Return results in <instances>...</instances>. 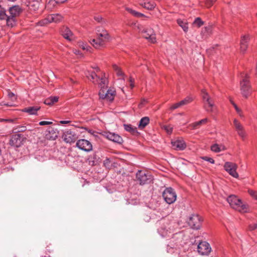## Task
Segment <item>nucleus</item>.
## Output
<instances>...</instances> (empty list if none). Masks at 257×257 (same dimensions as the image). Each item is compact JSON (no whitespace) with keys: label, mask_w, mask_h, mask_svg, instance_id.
Instances as JSON below:
<instances>
[{"label":"nucleus","mask_w":257,"mask_h":257,"mask_svg":"<svg viewBox=\"0 0 257 257\" xmlns=\"http://www.w3.org/2000/svg\"><path fill=\"white\" fill-rule=\"evenodd\" d=\"M96 39H92L90 40L91 45L96 49L103 47L106 42L108 41L110 38L107 31L100 27L96 28Z\"/></svg>","instance_id":"f257e3e1"},{"label":"nucleus","mask_w":257,"mask_h":257,"mask_svg":"<svg viewBox=\"0 0 257 257\" xmlns=\"http://www.w3.org/2000/svg\"><path fill=\"white\" fill-rule=\"evenodd\" d=\"M230 206L239 212L244 213L247 211V206L242 203L241 200L234 195H230L227 198Z\"/></svg>","instance_id":"f03ea898"},{"label":"nucleus","mask_w":257,"mask_h":257,"mask_svg":"<svg viewBox=\"0 0 257 257\" xmlns=\"http://www.w3.org/2000/svg\"><path fill=\"white\" fill-rule=\"evenodd\" d=\"M240 91L243 97L247 98L251 94L252 89L249 81V77L245 74L242 76V79L240 82Z\"/></svg>","instance_id":"7ed1b4c3"},{"label":"nucleus","mask_w":257,"mask_h":257,"mask_svg":"<svg viewBox=\"0 0 257 257\" xmlns=\"http://www.w3.org/2000/svg\"><path fill=\"white\" fill-rule=\"evenodd\" d=\"M159 224L158 232L162 237L169 236L173 232V226L168 221L163 220Z\"/></svg>","instance_id":"20e7f679"},{"label":"nucleus","mask_w":257,"mask_h":257,"mask_svg":"<svg viewBox=\"0 0 257 257\" xmlns=\"http://www.w3.org/2000/svg\"><path fill=\"white\" fill-rule=\"evenodd\" d=\"M136 178L141 185L150 184L153 180V177L150 173L142 170L137 172Z\"/></svg>","instance_id":"39448f33"},{"label":"nucleus","mask_w":257,"mask_h":257,"mask_svg":"<svg viewBox=\"0 0 257 257\" xmlns=\"http://www.w3.org/2000/svg\"><path fill=\"white\" fill-rule=\"evenodd\" d=\"M162 196L165 201L169 204L174 203L177 199V194L171 187L166 188L163 192Z\"/></svg>","instance_id":"423d86ee"},{"label":"nucleus","mask_w":257,"mask_h":257,"mask_svg":"<svg viewBox=\"0 0 257 257\" xmlns=\"http://www.w3.org/2000/svg\"><path fill=\"white\" fill-rule=\"evenodd\" d=\"M203 219L201 216L198 214H192L189 218L188 221L189 225L193 229H199L200 228Z\"/></svg>","instance_id":"0eeeda50"},{"label":"nucleus","mask_w":257,"mask_h":257,"mask_svg":"<svg viewBox=\"0 0 257 257\" xmlns=\"http://www.w3.org/2000/svg\"><path fill=\"white\" fill-rule=\"evenodd\" d=\"M202 96L204 101L205 103V108L207 111L212 112L214 106V102L209 97L208 93L205 90H202Z\"/></svg>","instance_id":"6e6552de"},{"label":"nucleus","mask_w":257,"mask_h":257,"mask_svg":"<svg viewBox=\"0 0 257 257\" xmlns=\"http://www.w3.org/2000/svg\"><path fill=\"white\" fill-rule=\"evenodd\" d=\"M233 124L238 135L242 140H244L245 138L246 135L243 125L236 118L233 119Z\"/></svg>","instance_id":"1a4fd4ad"},{"label":"nucleus","mask_w":257,"mask_h":257,"mask_svg":"<svg viewBox=\"0 0 257 257\" xmlns=\"http://www.w3.org/2000/svg\"><path fill=\"white\" fill-rule=\"evenodd\" d=\"M76 146L79 149L87 152H89L92 150V145L91 143L85 139H80L78 140Z\"/></svg>","instance_id":"9d476101"},{"label":"nucleus","mask_w":257,"mask_h":257,"mask_svg":"<svg viewBox=\"0 0 257 257\" xmlns=\"http://www.w3.org/2000/svg\"><path fill=\"white\" fill-rule=\"evenodd\" d=\"M77 138L78 137L76 134L71 130L65 131L62 135V138L64 141L69 144L74 143L77 139Z\"/></svg>","instance_id":"9b49d317"},{"label":"nucleus","mask_w":257,"mask_h":257,"mask_svg":"<svg viewBox=\"0 0 257 257\" xmlns=\"http://www.w3.org/2000/svg\"><path fill=\"white\" fill-rule=\"evenodd\" d=\"M197 250L201 255H208L211 251V248L206 241H201L198 245Z\"/></svg>","instance_id":"f8f14e48"},{"label":"nucleus","mask_w":257,"mask_h":257,"mask_svg":"<svg viewBox=\"0 0 257 257\" xmlns=\"http://www.w3.org/2000/svg\"><path fill=\"white\" fill-rule=\"evenodd\" d=\"M225 170L234 178H238V174L236 172L237 165L236 164L227 162L224 165Z\"/></svg>","instance_id":"ddd939ff"},{"label":"nucleus","mask_w":257,"mask_h":257,"mask_svg":"<svg viewBox=\"0 0 257 257\" xmlns=\"http://www.w3.org/2000/svg\"><path fill=\"white\" fill-rule=\"evenodd\" d=\"M142 36L152 43L156 42V34L152 28H148L142 31Z\"/></svg>","instance_id":"4468645a"},{"label":"nucleus","mask_w":257,"mask_h":257,"mask_svg":"<svg viewBox=\"0 0 257 257\" xmlns=\"http://www.w3.org/2000/svg\"><path fill=\"white\" fill-rule=\"evenodd\" d=\"M11 146L15 148H19L23 145L22 135L17 134L12 135L9 141Z\"/></svg>","instance_id":"2eb2a0df"},{"label":"nucleus","mask_w":257,"mask_h":257,"mask_svg":"<svg viewBox=\"0 0 257 257\" xmlns=\"http://www.w3.org/2000/svg\"><path fill=\"white\" fill-rule=\"evenodd\" d=\"M63 19V17L59 14H54L49 15L44 20L46 23H59L61 22Z\"/></svg>","instance_id":"dca6fc26"},{"label":"nucleus","mask_w":257,"mask_h":257,"mask_svg":"<svg viewBox=\"0 0 257 257\" xmlns=\"http://www.w3.org/2000/svg\"><path fill=\"white\" fill-rule=\"evenodd\" d=\"M249 40L250 36L249 35H245L241 37L240 43V48L241 52L244 53L246 51Z\"/></svg>","instance_id":"f3484780"},{"label":"nucleus","mask_w":257,"mask_h":257,"mask_svg":"<svg viewBox=\"0 0 257 257\" xmlns=\"http://www.w3.org/2000/svg\"><path fill=\"white\" fill-rule=\"evenodd\" d=\"M58 135V131L57 130L52 127H48L46 133V138L50 140H55L57 138Z\"/></svg>","instance_id":"a211bd4d"},{"label":"nucleus","mask_w":257,"mask_h":257,"mask_svg":"<svg viewBox=\"0 0 257 257\" xmlns=\"http://www.w3.org/2000/svg\"><path fill=\"white\" fill-rule=\"evenodd\" d=\"M105 137L107 139L114 143L121 144L123 142L122 138L119 135L113 133H106Z\"/></svg>","instance_id":"6ab92c4d"},{"label":"nucleus","mask_w":257,"mask_h":257,"mask_svg":"<svg viewBox=\"0 0 257 257\" xmlns=\"http://www.w3.org/2000/svg\"><path fill=\"white\" fill-rule=\"evenodd\" d=\"M172 145L174 149L176 150L182 151L186 147V145L184 141L182 140H178L172 142Z\"/></svg>","instance_id":"aec40b11"},{"label":"nucleus","mask_w":257,"mask_h":257,"mask_svg":"<svg viewBox=\"0 0 257 257\" xmlns=\"http://www.w3.org/2000/svg\"><path fill=\"white\" fill-rule=\"evenodd\" d=\"M62 35L66 40L71 41L74 38V35L71 31L67 27H63L62 29Z\"/></svg>","instance_id":"412c9836"},{"label":"nucleus","mask_w":257,"mask_h":257,"mask_svg":"<svg viewBox=\"0 0 257 257\" xmlns=\"http://www.w3.org/2000/svg\"><path fill=\"white\" fill-rule=\"evenodd\" d=\"M22 12L21 8L18 6H15L9 9L10 16L13 17H17Z\"/></svg>","instance_id":"4be33fe9"},{"label":"nucleus","mask_w":257,"mask_h":257,"mask_svg":"<svg viewBox=\"0 0 257 257\" xmlns=\"http://www.w3.org/2000/svg\"><path fill=\"white\" fill-rule=\"evenodd\" d=\"M208 121V118H205L198 121H196L194 123H192L190 124L189 126H191L193 130H195L199 128L201 125L206 124Z\"/></svg>","instance_id":"5701e85b"},{"label":"nucleus","mask_w":257,"mask_h":257,"mask_svg":"<svg viewBox=\"0 0 257 257\" xmlns=\"http://www.w3.org/2000/svg\"><path fill=\"white\" fill-rule=\"evenodd\" d=\"M40 109V107L37 106H30L25 108L23 111L27 112L31 115H35L37 113V111Z\"/></svg>","instance_id":"b1692460"},{"label":"nucleus","mask_w":257,"mask_h":257,"mask_svg":"<svg viewBox=\"0 0 257 257\" xmlns=\"http://www.w3.org/2000/svg\"><path fill=\"white\" fill-rule=\"evenodd\" d=\"M177 23L178 25L182 28L185 32H187L188 30V26L187 20L185 19H178L177 20Z\"/></svg>","instance_id":"393cba45"},{"label":"nucleus","mask_w":257,"mask_h":257,"mask_svg":"<svg viewBox=\"0 0 257 257\" xmlns=\"http://www.w3.org/2000/svg\"><path fill=\"white\" fill-rule=\"evenodd\" d=\"M86 77L94 83L98 81V79H99V77L94 72L88 71L86 73Z\"/></svg>","instance_id":"a878e982"},{"label":"nucleus","mask_w":257,"mask_h":257,"mask_svg":"<svg viewBox=\"0 0 257 257\" xmlns=\"http://www.w3.org/2000/svg\"><path fill=\"white\" fill-rule=\"evenodd\" d=\"M150 122V118L148 116H145L142 117L139 124V127L140 129H143L145 128Z\"/></svg>","instance_id":"bb28decb"},{"label":"nucleus","mask_w":257,"mask_h":257,"mask_svg":"<svg viewBox=\"0 0 257 257\" xmlns=\"http://www.w3.org/2000/svg\"><path fill=\"white\" fill-rule=\"evenodd\" d=\"M59 97L56 96H50L46 98L44 101V103L48 105H52L58 101Z\"/></svg>","instance_id":"cd10ccee"},{"label":"nucleus","mask_w":257,"mask_h":257,"mask_svg":"<svg viewBox=\"0 0 257 257\" xmlns=\"http://www.w3.org/2000/svg\"><path fill=\"white\" fill-rule=\"evenodd\" d=\"M107 79L104 75L101 78L99 77V79H98V81L96 82L95 83H98L100 88H104L107 87Z\"/></svg>","instance_id":"c85d7f7f"},{"label":"nucleus","mask_w":257,"mask_h":257,"mask_svg":"<svg viewBox=\"0 0 257 257\" xmlns=\"http://www.w3.org/2000/svg\"><path fill=\"white\" fill-rule=\"evenodd\" d=\"M142 6L147 10H152L155 8L156 4L154 2H144Z\"/></svg>","instance_id":"c756f323"},{"label":"nucleus","mask_w":257,"mask_h":257,"mask_svg":"<svg viewBox=\"0 0 257 257\" xmlns=\"http://www.w3.org/2000/svg\"><path fill=\"white\" fill-rule=\"evenodd\" d=\"M6 24L8 27H13L16 25V18L9 16L8 19H6Z\"/></svg>","instance_id":"7c9ffc66"},{"label":"nucleus","mask_w":257,"mask_h":257,"mask_svg":"<svg viewBox=\"0 0 257 257\" xmlns=\"http://www.w3.org/2000/svg\"><path fill=\"white\" fill-rule=\"evenodd\" d=\"M211 150L212 151L214 152L218 153L221 152V151L224 150L225 148L223 146H219V145L215 144L211 146Z\"/></svg>","instance_id":"2f4dec72"},{"label":"nucleus","mask_w":257,"mask_h":257,"mask_svg":"<svg viewBox=\"0 0 257 257\" xmlns=\"http://www.w3.org/2000/svg\"><path fill=\"white\" fill-rule=\"evenodd\" d=\"M106 97L104 99L108 101H111L114 99V92L110 89H108L105 94Z\"/></svg>","instance_id":"473e14b6"},{"label":"nucleus","mask_w":257,"mask_h":257,"mask_svg":"<svg viewBox=\"0 0 257 257\" xmlns=\"http://www.w3.org/2000/svg\"><path fill=\"white\" fill-rule=\"evenodd\" d=\"M113 70L115 71L116 74L117 76H123L124 75L123 73L121 71V69L116 64L112 65Z\"/></svg>","instance_id":"72a5a7b5"},{"label":"nucleus","mask_w":257,"mask_h":257,"mask_svg":"<svg viewBox=\"0 0 257 257\" xmlns=\"http://www.w3.org/2000/svg\"><path fill=\"white\" fill-rule=\"evenodd\" d=\"M124 130L131 133H135L137 132L136 128H134L131 124H124Z\"/></svg>","instance_id":"f704fd0d"},{"label":"nucleus","mask_w":257,"mask_h":257,"mask_svg":"<svg viewBox=\"0 0 257 257\" xmlns=\"http://www.w3.org/2000/svg\"><path fill=\"white\" fill-rule=\"evenodd\" d=\"M107 87L104 88H100V90L99 92V95L100 98L102 99H104L105 97H106L105 94L106 93Z\"/></svg>","instance_id":"c9c22d12"},{"label":"nucleus","mask_w":257,"mask_h":257,"mask_svg":"<svg viewBox=\"0 0 257 257\" xmlns=\"http://www.w3.org/2000/svg\"><path fill=\"white\" fill-rule=\"evenodd\" d=\"M192 100H193V99L192 97H191L190 96H187L185 98H184L183 100L180 101V103L181 106H182V105H186V104L190 103Z\"/></svg>","instance_id":"e433bc0d"},{"label":"nucleus","mask_w":257,"mask_h":257,"mask_svg":"<svg viewBox=\"0 0 257 257\" xmlns=\"http://www.w3.org/2000/svg\"><path fill=\"white\" fill-rule=\"evenodd\" d=\"M193 24L196 25L198 27H200L203 25L204 22L199 17H198L194 21Z\"/></svg>","instance_id":"4c0bfd02"},{"label":"nucleus","mask_w":257,"mask_h":257,"mask_svg":"<svg viewBox=\"0 0 257 257\" xmlns=\"http://www.w3.org/2000/svg\"><path fill=\"white\" fill-rule=\"evenodd\" d=\"M9 16H8L6 14V11L5 10H0V20H6L8 19V17Z\"/></svg>","instance_id":"58836bf2"},{"label":"nucleus","mask_w":257,"mask_h":257,"mask_svg":"<svg viewBox=\"0 0 257 257\" xmlns=\"http://www.w3.org/2000/svg\"><path fill=\"white\" fill-rule=\"evenodd\" d=\"M216 1L217 0H206L205 1V5L206 7L207 8H210Z\"/></svg>","instance_id":"ea45409f"},{"label":"nucleus","mask_w":257,"mask_h":257,"mask_svg":"<svg viewBox=\"0 0 257 257\" xmlns=\"http://www.w3.org/2000/svg\"><path fill=\"white\" fill-rule=\"evenodd\" d=\"M15 130H17V132H24L27 130V127L25 125H19L17 126Z\"/></svg>","instance_id":"a19ab883"},{"label":"nucleus","mask_w":257,"mask_h":257,"mask_svg":"<svg viewBox=\"0 0 257 257\" xmlns=\"http://www.w3.org/2000/svg\"><path fill=\"white\" fill-rule=\"evenodd\" d=\"M248 192L252 198L257 200V191L253 190H248Z\"/></svg>","instance_id":"79ce46f5"},{"label":"nucleus","mask_w":257,"mask_h":257,"mask_svg":"<svg viewBox=\"0 0 257 257\" xmlns=\"http://www.w3.org/2000/svg\"><path fill=\"white\" fill-rule=\"evenodd\" d=\"M248 192L252 198L257 200V191L253 190H248Z\"/></svg>","instance_id":"37998d69"},{"label":"nucleus","mask_w":257,"mask_h":257,"mask_svg":"<svg viewBox=\"0 0 257 257\" xmlns=\"http://www.w3.org/2000/svg\"><path fill=\"white\" fill-rule=\"evenodd\" d=\"M79 46L83 49L88 51L89 47L87 44H84L83 42H79Z\"/></svg>","instance_id":"c03bdc74"},{"label":"nucleus","mask_w":257,"mask_h":257,"mask_svg":"<svg viewBox=\"0 0 257 257\" xmlns=\"http://www.w3.org/2000/svg\"><path fill=\"white\" fill-rule=\"evenodd\" d=\"M164 128L169 134H171L173 131V127L170 125H165Z\"/></svg>","instance_id":"a18cd8bd"},{"label":"nucleus","mask_w":257,"mask_h":257,"mask_svg":"<svg viewBox=\"0 0 257 257\" xmlns=\"http://www.w3.org/2000/svg\"><path fill=\"white\" fill-rule=\"evenodd\" d=\"M202 159L205 161H206L211 163V164L214 163V160L212 158L205 156V157H203L202 158Z\"/></svg>","instance_id":"49530a36"},{"label":"nucleus","mask_w":257,"mask_h":257,"mask_svg":"<svg viewBox=\"0 0 257 257\" xmlns=\"http://www.w3.org/2000/svg\"><path fill=\"white\" fill-rule=\"evenodd\" d=\"M257 228V222L253 223L249 225V229L250 230H253Z\"/></svg>","instance_id":"de8ad7c7"},{"label":"nucleus","mask_w":257,"mask_h":257,"mask_svg":"<svg viewBox=\"0 0 257 257\" xmlns=\"http://www.w3.org/2000/svg\"><path fill=\"white\" fill-rule=\"evenodd\" d=\"M181 106V105L180 102H179L175 103L173 105H172L170 107V109L174 110V109H175Z\"/></svg>","instance_id":"09e8293b"},{"label":"nucleus","mask_w":257,"mask_h":257,"mask_svg":"<svg viewBox=\"0 0 257 257\" xmlns=\"http://www.w3.org/2000/svg\"><path fill=\"white\" fill-rule=\"evenodd\" d=\"M52 124V121H40L39 123V124L40 125H49Z\"/></svg>","instance_id":"8fccbe9b"},{"label":"nucleus","mask_w":257,"mask_h":257,"mask_svg":"<svg viewBox=\"0 0 257 257\" xmlns=\"http://www.w3.org/2000/svg\"><path fill=\"white\" fill-rule=\"evenodd\" d=\"M231 103L233 105V106H234L235 109L236 110V111H237V112L240 115V113L241 112V110L237 107L236 104L235 103H234L233 102H231Z\"/></svg>","instance_id":"3c124183"},{"label":"nucleus","mask_w":257,"mask_h":257,"mask_svg":"<svg viewBox=\"0 0 257 257\" xmlns=\"http://www.w3.org/2000/svg\"><path fill=\"white\" fill-rule=\"evenodd\" d=\"M126 11L128 13L131 14L132 15H133L134 16H135V14H136L137 11H136L135 10H133L132 9H131V8H126Z\"/></svg>","instance_id":"603ef678"},{"label":"nucleus","mask_w":257,"mask_h":257,"mask_svg":"<svg viewBox=\"0 0 257 257\" xmlns=\"http://www.w3.org/2000/svg\"><path fill=\"white\" fill-rule=\"evenodd\" d=\"M135 17L137 18L145 17V15L138 12H136Z\"/></svg>","instance_id":"864d4df0"},{"label":"nucleus","mask_w":257,"mask_h":257,"mask_svg":"<svg viewBox=\"0 0 257 257\" xmlns=\"http://www.w3.org/2000/svg\"><path fill=\"white\" fill-rule=\"evenodd\" d=\"M130 86L131 88H133L134 87V79L132 77L130 78Z\"/></svg>","instance_id":"5fc2aeb1"},{"label":"nucleus","mask_w":257,"mask_h":257,"mask_svg":"<svg viewBox=\"0 0 257 257\" xmlns=\"http://www.w3.org/2000/svg\"><path fill=\"white\" fill-rule=\"evenodd\" d=\"M36 5H38V3H37V2L34 3V4L30 3V4L28 5L29 9L32 10V7H33V6H34V7H35V5H36Z\"/></svg>","instance_id":"6e6d98bb"},{"label":"nucleus","mask_w":257,"mask_h":257,"mask_svg":"<svg viewBox=\"0 0 257 257\" xmlns=\"http://www.w3.org/2000/svg\"><path fill=\"white\" fill-rule=\"evenodd\" d=\"M94 19L98 22H100L102 20V17L100 16H96L94 17Z\"/></svg>","instance_id":"4d7b16f0"},{"label":"nucleus","mask_w":257,"mask_h":257,"mask_svg":"<svg viewBox=\"0 0 257 257\" xmlns=\"http://www.w3.org/2000/svg\"><path fill=\"white\" fill-rule=\"evenodd\" d=\"M67 0H55L57 4H62L65 2Z\"/></svg>","instance_id":"13d9d810"},{"label":"nucleus","mask_w":257,"mask_h":257,"mask_svg":"<svg viewBox=\"0 0 257 257\" xmlns=\"http://www.w3.org/2000/svg\"><path fill=\"white\" fill-rule=\"evenodd\" d=\"M70 122V121L67 120H61L60 123L61 124H67Z\"/></svg>","instance_id":"bf43d9fd"},{"label":"nucleus","mask_w":257,"mask_h":257,"mask_svg":"<svg viewBox=\"0 0 257 257\" xmlns=\"http://www.w3.org/2000/svg\"><path fill=\"white\" fill-rule=\"evenodd\" d=\"M171 245L173 246L172 247H176L179 246L180 244H179V242H176L175 243V245H173V244H172Z\"/></svg>","instance_id":"052dcab7"},{"label":"nucleus","mask_w":257,"mask_h":257,"mask_svg":"<svg viewBox=\"0 0 257 257\" xmlns=\"http://www.w3.org/2000/svg\"><path fill=\"white\" fill-rule=\"evenodd\" d=\"M4 120L6 121H8V122H13V119H4Z\"/></svg>","instance_id":"680f3d73"},{"label":"nucleus","mask_w":257,"mask_h":257,"mask_svg":"<svg viewBox=\"0 0 257 257\" xmlns=\"http://www.w3.org/2000/svg\"><path fill=\"white\" fill-rule=\"evenodd\" d=\"M9 96H10V97H12V96H14V94L13 93H12V92H11V93H10L9 94Z\"/></svg>","instance_id":"e2e57ef3"},{"label":"nucleus","mask_w":257,"mask_h":257,"mask_svg":"<svg viewBox=\"0 0 257 257\" xmlns=\"http://www.w3.org/2000/svg\"><path fill=\"white\" fill-rule=\"evenodd\" d=\"M41 257H51L50 255L49 254H47V255H41Z\"/></svg>","instance_id":"0e129e2a"},{"label":"nucleus","mask_w":257,"mask_h":257,"mask_svg":"<svg viewBox=\"0 0 257 257\" xmlns=\"http://www.w3.org/2000/svg\"><path fill=\"white\" fill-rule=\"evenodd\" d=\"M47 250L48 251V252L50 253L52 251V250L50 249H47Z\"/></svg>","instance_id":"69168bd1"},{"label":"nucleus","mask_w":257,"mask_h":257,"mask_svg":"<svg viewBox=\"0 0 257 257\" xmlns=\"http://www.w3.org/2000/svg\"><path fill=\"white\" fill-rule=\"evenodd\" d=\"M74 53H75L76 54H79V51L75 50V51L74 52Z\"/></svg>","instance_id":"338daca9"},{"label":"nucleus","mask_w":257,"mask_h":257,"mask_svg":"<svg viewBox=\"0 0 257 257\" xmlns=\"http://www.w3.org/2000/svg\"><path fill=\"white\" fill-rule=\"evenodd\" d=\"M136 23H133L131 24V26H136Z\"/></svg>","instance_id":"774afa93"}]
</instances>
